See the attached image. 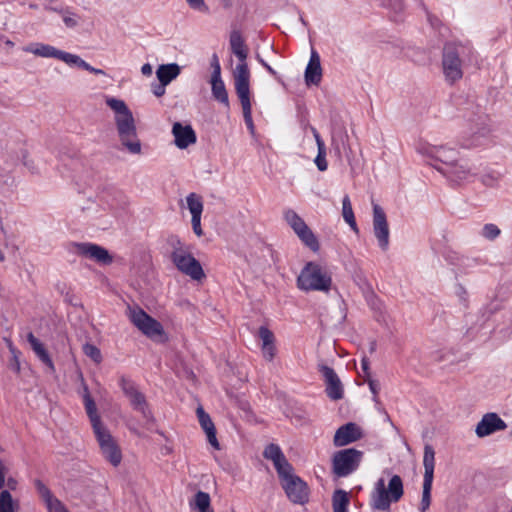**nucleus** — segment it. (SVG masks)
I'll return each mask as SVG.
<instances>
[{"instance_id": "obj_1", "label": "nucleus", "mask_w": 512, "mask_h": 512, "mask_svg": "<svg viewBox=\"0 0 512 512\" xmlns=\"http://www.w3.org/2000/svg\"><path fill=\"white\" fill-rule=\"evenodd\" d=\"M106 104L115 112V124L119 139L129 152L138 154L141 143L137 137V129L132 112L123 100L108 97Z\"/></svg>"}, {"instance_id": "obj_2", "label": "nucleus", "mask_w": 512, "mask_h": 512, "mask_svg": "<svg viewBox=\"0 0 512 512\" xmlns=\"http://www.w3.org/2000/svg\"><path fill=\"white\" fill-rule=\"evenodd\" d=\"M403 493V481L399 475L391 477L387 488L384 479H378L371 499L373 512H389L391 502H398Z\"/></svg>"}, {"instance_id": "obj_3", "label": "nucleus", "mask_w": 512, "mask_h": 512, "mask_svg": "<svg viewBox=\"0 0 512 512\" xmlns=\"http://www.w3.org/2000/svg\"><path fill=\"white\" fill-rule=\"evenodd\" d=\"M332 285L330 274L318 263L308 262L297 277V287L302 291L328 292Z\"/></svg>"}, {"instance_id": "obj_4", "label": "nucleus", "mask_w": 512, "mask_h": 512, "mask_svg": "<svg viewBox=\"0 0 512 512\" xmlns=\"http://www.w3.org/2000/svg\"><path fill=\"white\" fill-rule=\"evenodd\" d=\"M364 453L356 448H345L333 453L331 473L334 478H345L353 474L360 466Z\"/></svg>"}, {"instance_id": "obj_5", "label": "nucleus", "mask_w": 512, "mask_h": 512, "mask_svg": "<svg viewBox=\"0 0 512 512\" xmlns=\"http://www.w3.org/2000/svg\"><path fill=\"white\" fill-rule=\"evenodd\" d=\"M230 48L232 53L238 58L239 64L234 71V85L235 87L242 81L245 85H250V71L246 62L248 57V48L238 30H233L230 33Z\"/></svg>"}, {"instance_id": "obj_6", "label": "nucleus", "mask_w": 512, "mask_h": 512, "mask_svg": "<svg viewBox=\"0 0 512 512\" xmlns=\"http://www.w3.org/2000/svg\"><path fill=\"white\" fill-rule=\"evenodd\" d=\"M180 239L176 238L173 242V252L171 260L176 268L185 275L190 276L193 280H201L205 277L200 262L190 253L182 250Z\"/></svg>"}, {"instance_id": "obj_7", "label": "nucleus", "mask_w": 512, "mask_h": 512, "mask_svg": "<svg viewBox=\"0 0 512 512\" xmlns=\"http://www.w3.org/2000/svg\"><path fill=\"white\" fill-rule=\"evenodd\" d=\"M121 387L125 396L129 399L132 408L140 412L145 419L146 427L150 429L156 422L145 395L139 391L135 383L125 378L121 379Z\"/></svg>"}, {"instance_id": "obj_8", "label": "nucleus", "mask_w": 512, "mask_h": 512, "mask_svg": "<svg viewBox=\"0 0 512 512\" xmlns=\"http://www.w3.org/2000/svg\"><path fill=\"white\" fill-rule=\"evenodd\" d=\"M130 320L148 338L160 340L166 338L162 324L143 309L139 307L131 309Z\"/></svg>"}, {"instance_id": "obj_9", "label": "nucleus", "mask_w": 512, "mask_h": 512, "mask_svg": "<svg viewBox=\"0 0 512 512\" xmlns=\"http://www.w3.org/2000/svg\"><path fill=\"white\" fill-rule=\"evenodd\" d=\"M423 466H424V479H423V491L422 499L420 503V511L425 512L431 504V490L434 478L435 468V451L432 445L426 444L424 446L423 455Z\"/></svg>"}, {"instance_id": "obj_10", "label": "nucleus", "mask_w": 512, "mask_h": 512, "mask_svg": "<svg viewBox=\"0 0 512 512\" xmlns=\"http://www.w3.org/2000/svg\"><path fill=\"white\" fill-rule=\"evenodd\" d=\"M442 65L447 81L454 83L462 78V61L459 57L457 46L454 43L445 44L443 48Z\"/></svg>"}, {"instance_id": "obj_11", "label": "nucleus", "mask_w": 512, "mask_h": 512, "mask_svg": "<svg viewBox=\"0 0 512 512\" xmlns=\"http://www.w3.org/2000/svg\"><path fill=\"white\" fill-rule=\"evenodd\" d=\"M100 450L104 458L114 467L120 465L122 452L109 430L104 427L94 431Z\"/></svg>"}, {"instance_id": "obj_12", "label": "nucleus", "mask_w": 512, "mask_h": 512, "mask_svg": "<svg viewBox=\"0 0 512 512\" xmlns=\"http://www.w3.org/2000/svg\"><path fill=\"white\" fill-rule=\"evenodd\" d=\"M287 498L293 504L304 505L309 501L310 490L307 483L299 476L290 478V480L281 484Z\"/></svg>"}, {"instance_id": "obj_13", "label": "nucleus", "mask_w": 512, "mask_h": 512, "mask_svg": "<svg viewBox=\"0 0 512 512\" xmlns=\"http://www.w3.org/2000/svg\"><path fill=\"white\" fill-rule=\"evenodd\" d=\"M72 246L76 249L77 254L93 259L97 263L110 265L113 262V257L109 251L100 245L84 242L73 243Z\"/></svg>"}, {"instance_id": "obj_14", "label": "nucleus", "mask_w": 512, "mask_h": 512, "mask_svg": "<svg viewBox=\"0 0 512 512\" xmlns=\"http://www.w3.org/2000/svg\"><path fill=\"white\" fill-rule=\"evenodd\" d=\"M373 231L382 250H387L389 245V226L384 210L378 205H373Z\"/></svg>"}, {"instance_id": "obj_15", "label": "nucleus", "mask_w": 512, "mask_h": 512, "mask_svg": "<svg viewBox=\"0 0 512 512\" xmlns=\"http://www.w3.org/2000/svg\"><path fill=\"white\" fill-rule=\"evenodd\" d=\"M318 370L324 378L327 396L332 400L342 399L343 386L334 369L325 364H319Z\"/></svg>"}, {"instance_id": "obj_16", "label": "nucleus", "mask_w": 512, "mask_h": 512, "mask_svg": "<svg viewBox=\"0 0 512 512\" xmlns=\"http://www.w3.org/2000/svg\"><path fill=\"white\" fill-rule=\"evenodd\" d=\"M363 437L361 428L354 422H348L340 426L334 435L335 447H342L360 440Z\"/></svg>"}, {"instance_id": "obj_17", "label": "nucleus", "mask_w": 512, "mask_h": 512, "mask_svg": "<svg viewBox=\"0 0 512 512\" xmlns=\"http://www.w3.org/2000/svg\"><path fill=\"white\" fill-rule=\"evenodd\" d=\"M507 428V424L494 412L486 413L476 426L475 433L479 438L489 436Z\"/></svg>"}, {"instance_id": "obj_18", "label": "nucleus", "mask_w": 512, "mask_h": 512, "mask_svg": "<svg viewBox=\"0 0 512 512\" xmlns=\"http://www.w3.org/2000/svg\"><path fill=\"white\" fill-rule=\"evenodd\" d=\"M172 134L175 138V145L180 149H185L189 145L196 143L197 137L191 125L183 126L180 122H175L172 127Z\"/></svg>"}, {"instance_id": "obj_19", "label": "nucleus", "mask_w": 512, "mask_h": 512, "mask_svg": "<svg viewBox=\"0 0 512 512\" xmlns=\"http://www.w3.org/2000/svg\"><path fill=\"white\" fill-rule=\"evenodd\" d=\"M236 94L240 100L245 124L251 133L254 132V124L252 120L251 101H250V85H245L242 81L235 87Z\"/></svg>"}, {"instance_id": "obj_20", "label": "nucleus", "mask_w": 512, "mask_h": 512, "mask_svg": "<svg viewBox=\"0 0 512 512\" xmlns=\"http://www.w3.org/2000/svg\"><path fill=\"white\" fill-rule=\"evenodd\" d=\"M459 153L455 149L446 148L444 146L434 147L430 151V156L442 165H434L435 168L440 172V169H448L457 162Z\"/></svg>"}, {"instance_id": "obj_21", "label": "nucleus", "mask_w": 512, "mask_h": 512, "mask_svg": "<svg viewBox=\"0 0 512 512\" xmlns=\"http://www.w3.org/2000/svg\"><path fill=\"white\" fill-rule=\"evenodd\" d=\"M196 414L202 429L205 431L207 440L212 447L219 449V442L216 437V428L208 413L200 405L196 409Z\"/></svg>"}, {"instance_id": "obj_22", "label": "nucleus", "mask_w": 512, "mask_h": 512, "mask_svg": "<svg viewBox=\"0 0 512 512\" xmlns=\"http://www.w3.org/2000/svg\"><path fill=\"white\" fill-rule=\"evenodd\" d=\"M322 79V68L320 57L315 50H312L310 60L305 69V82L307 85H318Z\"/></svg>"}, {"instance_id": "obj_23", "label": "nucleus", "mask_w": 512, "mask_h": 512, "mask_svg": "<svg viewBox=\"0 0 512 512\" xmlns=\"http://www.w3.org/2000/svg\"><path fill=\"white\" fill-rule=\"evenodd\" d=\"M470 167L466 161L457 159V162L448 169H440V172L453 182L466 180L470 176Z\"/></svg>"}, {"instance_id": "obj_24", "label": "nucleus", "mask_w": 512, "mask_h": 512, "mask_svg": "<svg viewBox=\"0 0 512 512\" xmlns=\"http://www.w3.org/2000/svg\"><path fill=\"white\" fill-rule=\"evenodd\" d=\"M28 342L30 343L33 351L38 356V358L48 367L51 373L55 372L54 363L45 349L44 345L37 339L33 333H29L27 336Z\"/></svg>"}, {"instance_id": "obj_25", "label": "nucleus", "mask_w": 512, "mask_h": 512, "mask_svg": "<svg viewBox=\"0 0 512 512\" xmlns=\"http://www.w3.org/2000/svg\"><path fill=\"white\" fill-rule=\"evenodd\" d=\"M210 82L213 98L219 103L223 104L226 108H229L230 103L228 92L221 76H218L217 74H215V76H211Z\"/></svg>"}, {"instance_id": "obj_26", "label": "nucleus", "mask_w": 512, "mask_h": 512, "mask_svg": "<svg viewBox=\"0 0 512 512\" xmlns=\"http://www.w3.org/2000/svg\"><path fill=\"white\" fill-rule=\"evenodd\" d=\"M180 66L176 63L162 64L157 68L156 75L159 82L169 84L180 74Z\"/></svg>"}, {"instance_id": "obj_27", "label": "nucleus", "mask_w": 512, "mask_h": 512, "mask_svg": "<svg viewBox=\"0 0 512 512\" xmlns=\"http://www.w3.org/2000/svg\"><path fill=\"white\" fill-rule=\"evenodd\" d=\"M84 400L85 410L91 422L93 432L104 428L101 418L97 412V406L91 394H87Z\"/></svg>"}, {"instance_id": "obj_28", "label": "nucleus", "mask_w": 512, "mask_h": 512, "mask_svg": "<svg viewBox=\"0 0 512 512\" xmlns=\"http://www.w3.org/2000/svg\"><path fill=\"white\" fill-rule=\"evenodd\" d=\"M350 494L343 489H336L332 494L333 512H347Z\"/></svg>"}, {"instance_id": "obj_29", "label": "nucleus", "mask_w": 512, "mask_h": 512, "mask_svg": "<svg viewBox=\"0 0 512 512\" xmlns=\"http://www.w3.org/2000/svg\"><path fill=\"white\" fill-rule=\"evenodd\" d=\"M273 464L281 480V484L283 482L290 480V478H294L297 476L293 473L294 469L292 465L288 462L286 457H284L283 460L277 461Z\"/></svg>"}, {"instance_id": "obj_30", "label": "nucleus", "mask_w": 512, "mask_h": 512, "mask_svg": "<svg viewBox=\"0 0 512 512\" xmlns=\"http://www.w3.org/2000/svg\"><path fill=\"white\" fill-rule=\"evenodd\" d=\"M210 495L203 491H198L194 496V508L199 512H214L210 507Z\"/></svg>"}, {"instance_id": "obj_31", "label": "nucleus", "mask_w": 512, "mask_h": 512, "mask_svg": "<svg viewBox=\"0 0 512 512\" xmlns=\"http://www.w3.org/2000/svg\"><path fill=\"white\" fill-rule=\"evenodd\" d=\"M297 235L301 239V241L313 252H317L319 250L320 245L318 239L316 238V236L309 227H306V229L301 230V232H299Z\"/></svg>"}, {"instance_id": "obj_32", "label": "nucleus", "mask_w": 512, "mask_h": 512, "mask_svg": "<svg viewBox=\"0 0 512 512\" xmlns=\"http://www.w3.org/2000/svg\"><path fill=\"white\" fill-rule=\"evenodd\" d=\"M285 219L296 234L308 227L304 220L293 210H288L285 213Z\"/></svg>"}, {"instance_id": "obj_33", "label": "nucleus", "mask_w": 512, "mask_h": 512, "mask_svg": "<svg viewBox=\"0 0 512 512\" xmlns=\"http://www.w3.org/2000/svg\"><path fill=\"white\" fill-rule=\"evenodd\" d=\"M187 207L192 216L202 215L203 212V201L202 197L196 193H190L186 197Z\"/></svg>"}, {"instance_id": "obj_34", "label": "nucleus", "mask_w": 512, "mask_h": 512, "mask_svg": "<svg viewBox=\"0 0 512 512\" xmlns=\"http://www.w3.org/2000/svg\"><path fill=\"white\" fill-rule=\"evenodd\" d=\"M263 456L266 459L272 460L273 463L283 460V458L285 457L280 447L273 443L266 446L263 452Z\"/></svg>"}, {"instance_id": "obj_35", "label": "nucleus", "mask_w": 512, "mask_h": 512, "mask_svg": "<svg viewBox=\"0 0 512 512\" xmlns=\"http://www.w3.org/2000/svg\"><path fill=\"white\" fill-rule=\"evenodd\" d=\"M32 52L35 55H38L41 57H54V58L60 59L62 51L56 49L53 46L41 44L35 50H32Z\"/></svg>"}, {"instance_id": "obj_36", "label": "nucleus", "mask_w": 512, "mask_h": 512, "mask_svg": "<svg viewBox=\"0 0 512 512\" xmlns=\"http://www.w3.org/2000/svg\"><path fill=\"white\" fill-rule=\"evenodd\" d=\"M0 510L1 512H15L12 495L8 490L0 493Z\"/></svg>"}, {"instance_id": "obj_37", "label": "nucleus", "mask_w": 512, "mask_h": 512, "mask_svg": "<svg viewBox=\"0 0 512 512\" xmlns=\"http://www.w3.org/2000/svg\"><path fill=\"white\" fill-rule=\"evenodd\" d=\"M315 164L320 171L327 170L326 148L323 141H318V154L315 158Z\"/></svg>"}, {"instance_id": "obj_38", "label": "nucleus", "mask_w": 512, "mask_h": 512, "mask_svg": "<svg viewBox=\"0 0 512 512\" xmlns=\"http://www.w3.org/2000/svg\"><path fill=\"white\" fill-rule=\"evenodd\" d=\"M83 352L87 357L91 358L97 364L102 361L101 351L94 344L85 343L83 345Z\"/></svg>"}, {"instance_id": "obj_39", "label": "nucleus", "mask_w": 512, "mask_h": 512, "mask_svg": "<svg viewBox=\"0 0 512 512\" xmlns=\"http://www.w3.org/2000/svg\"><path fill=\"white\" fill-rule=\"evenodd\" d=\"M258 336L262 340V346H267L275 342L273 332L266 326L259 327Z\"/></svg>"}, {"instance_id": "obj_40", "label": "nucleus", "mask_w": 512, "mask_h": 512, "mask_svg": "<svg viewBox=\"0 0 512 512\" xmlns=\"http://www.w3.org/2000/svg\"><path fill=\"white\" fill-rule=\"evenodd\" d=\"M385 7L389 9L390 12L394 13L393 15L390 16V18L393 21L400 20V14L404 11L403 2H387V5Z\"/></svg>"}, {"instance_id": "obj_41", "label": "nucleus", "mask_w": 512, "mask_h": 512, "mask_svg": "<svg viewBox=\"0 0 512 512\" xmlns=\"http://www.w3.org/2000/svg\"><path fill=\"white\" fill-rule=\"evenodd\" d=\"M34 483L38 493L41 495L45 503L54 498L50 489L41 480L37 479Z\"/></svg>"}, {"instance_id": "obj_42", "label": "nucleus", "mask_w": 512, "mask_h": 512, "mask_svg": "<svg viewBox=\"0 0 512 512\" xmlns=\"http://www.w3.org/2000/svg\"><path fill=\"white\" fill-rule=\"evenodd\" d=\"M342 215L345 221L355 218L350 199L347 195L342 200Z\"/></svg>"}, {"instance_id": "obj_43", "label": "nucleus", "mask_w": 512, "mask_h": 512, "mask_svg": "<svg viewBox=\"0 0 512 512\" xmlns=\"http://www.w3.org/2000/svg\"><path fill=\"white\" fill-rule=\"evenodd\" d=\"M60 60L69 65H77L80 68L84 63V60H82L79 56L64 51L61 52Z\"/></svg>"}, {"instance_id": "obj_44", "label": "nucleus", "mask_w": 512, "mask_h": 512, "mask_svg": "<svg viewBox=\"0 0 512 512\" xmlns=\"http://www.w3.org/2000/svg\"><path fill=\"white\" fill-rule=\"evenodd\" d=\"M46 505L49 512H68L64 505L55 497L51 501L46 502Z\"/></svg>"}, {"instance_id": "obj_45", "label": "nucleus", "mask_w": 512, "mask_h": 512, "mask_svg": "<svg viewBox=\"0 0 512 512\" xmlns=\"http://www.w3.org/2000/svg\"><path fill=\"white\" fill-rule=\"evenodd\" d=\"M47 9H49L48 7H46ZM51 10H54V11H58L57 8H50ZM59 13H61L63 15V21L64 23L66 24L67 27H75L77 25V20L73 17L74 14H70L64 10H59Z\"/></svg>"}, {"instance_id": "obj_46", "label": "nucleus", "mask_w": 512, "mask_h": 512, "mask_svg": "<svg viewBox=\"0 0 512 512\" xmlns=\"http://www.w3.org/2000/svg\"><path fill=\"white\" fill-rule=\"evenodd\" d=\"M365 382L368 383L369 389H370L371 393L373 394V401L375 403H379V397H378V393H379V390H380L379 382L377 380L372 379V378L366 379Z\"/></svg>"}, {"instance_id": "obj_47", "label": "nucleus", "mask_w": 512, "mask_h": 512, "mask_svg": "<svg viewBox=\"0 0 512 512\" xmlns=\"http://www.w3.org/2000/svg\"><path fill=\"white\" fill-rule=\"evenodd\" d=\"M261 349H262L263 357L267 361H272L274 359V357L276 355L275 342H273L272 344L267 345V346H262Z\"/></svg>"}, {"instance_id": "obj_48", "label": "nucleus", "mask_w": 512, "mask_h": 512, "mask_svg": "<svg viewBox=\"0 0 512 512\" xmlns=\"http://www.w3.org/2000/svg\"><path fill=\"white\" fill-rule=\"evenodd\" d=\"M484 236L488 239H494L500 234L499 228L494 224H486L484 226Z\"/></svg>"}, {"instance_id": "obj_49", "label": "nucleus", "mask_w": 512, "mask_h": 512, "mask_svg": "<svg viewBox=\"0 0 512 512\" xmlns=\"http://www.w3.org/2000/svg\"><path fill=\"white\" fill-rule=\"evenodd\" d=\"M191 223L194 233L198 237H201L203 235V230L201 228V215L192 216Z\"/></svg>"}, {"instance_id": "obj_50", "label": "nucleus", "mask_w": 512, "mask_h": 512, "mask_svg": "<svg viewBox=\"0 0 512 512\" xmlns=\"http://www.w3.org/2000/svg\"><path fill=\"white\" fill-rule=\"evenodd\" d=\"M361 368H362V371H363L364 381L366 379L371 378V374H370V361H369V359L366 356H364L361 359Z\"/></svg>"}, {"instance_id": "obj_51", "label": "nucleus", "mask_w": 512, "mask_h": 512, "mask_svg": "<svg viewBox=\"0 0 512 512\" xmlns=\"http://www.w3.org/2000/svg\"><path fill=\"white\" fill-rule=\"evenodd\" d=\"M189 5L193 10L199 13L205 14L209 12L206 2H189Z\"/></svg>"}, {"instance_id": "obj_52", "label": "nucleus", "mask_w": 512, "mask_h": 512, "mask_svg": "<svg viewBox=\"0 0 512 512\" xmlns=\"http://www.w3.org/2000/svg\"><path fill=\"white\" fill-rule=\"evenodd\" d=\"M211 67L213 69L211 76H215L217 74L218 76H221V67L219 64V60L216 54H213L212 60H211Z\"/></svg>"}, {"instance_id": "obj_53", "label": "nucleus", "mask_w": 512, "mask_h": 512, "mask_svg": "<svg viewBox=\"0 0 512 512\" xmlns=\"http://www.w3.org/2000/svg\"><path fill=\"white\" fill-rule=\"evenodd\" d=\"M167 86V84H163L162 82H159L158 84H155L153 86V94L156 96V97H161L165 94V87Z\"/></svg>"}, {"instance_id": "obj_54", "label": "nucleus", "mask_w": 512, "mask_h": 512, "mask_svg": "<svg viewBox=\"0 0 512 512\" xmlns=\"http://www.w3.org/2000/svg\"><path fill=\"white\" fill-rule=\"evenodd\" d=\"M236 4V10L238 12L236 18L238 21H242L245 18L246 8L240 2H236Z\"/></svg>"}, {"instance_id": "obj_55", "label": "nucleus", "mask_w": 512, "mask_h": 512, "mask_svg": "<svg viewBox=\"0 0 512 512\" xmlns=\"http://www.w3.org/2000/svg\"><path fill=\"white\" fill-rule=\"evenodd\" d=\"M6 472H7V469L3 463L2 460H0V489L4 486L5 484V477H6Z\"/></svg>"}, {"instance_id": "obj_56", "label": "nucleus", "mask_w": 512, "mask_h": 512, "mask_svg": "<svg viewBox=\"0 0 512 512\" xmlns=\"http://www.w3.org/2000/svg\"><path fill=\"white\" fill-rule=\"evenodd\" d=\"M82 69L84 70H87L93 74H105V72L101 69H97V68H94L92 67L91 65H89L87 62L84 61L82 67Z\"/></svg>"}, {"instance_id": "obj_57", "label": "nucleus", "mask_w": 512, "mask_h": 512, "mask_svg": "<svg viewBox=\"0 0 512 512\" xmlns=\"http://www.w3.org/2000/svg\"><path fill=\"white\" fill-rule=\"evenodd\" d=\"M10 368L17 373L20 371V363L16 356H14L13 361L10 363Z\"/></svg>"}, {"instance_id": "obj_58", "label": "nucleus", "mask_w": 512, "mask_h": 512, "mask_svg": "<svg viewBox=\"0 0 512 512\" xmlns=\"http://www.w3.org/2000/svg\"><path fill=\"white\" fill-rule=\"evenodd\" d=\"M143 75L150 76L152 74V66L148 63L144 64L141 68Z\"/></svg>"}, {"instance_id": "obj_59", "label": "nucleus", "mask_w": 512, "mask_h": 512, "mask_svg": "<svg viewBox=\"0 0 512 512\" xmlns=\"http://www.w3.org/2000/svg\"><path fill=\"white\" fill-rule=\"evenodd\" d=\"M80 378H81V383H82V387H83V394H82V397L83 399H85L86 395L87 394H90L89 392V388L88 386L86 385L85 381H84V378H83V375L80 374Z\"/></svg>"}, {"instance_id": "obj_60", "label": "nucleus", "mask_w": 512, "mask_h": 512, "mask_svg": "<svg viewBox=\"0 0 512 512\" xmlns=\"http://www.w3.org/2000/svg\"><path fill=\"white\" fill-rule=\"evenodd\" d=\"M259 61L271 75H276V71L270 65H268L263 59H259Z\"/></svg>"}, {"instance_id": "obj_61", "label": "nucleus", "mask_w": 512, "mask_h": 512, "mask_svg": "<svg viewBox=\"0 0 512 512\" xmlns=\"http://www.w3.org/2000/svg\"><path fill=\"white\" fill-rule=\"evenodd\" d=\"M346 222L349 224V226L351 227V229H352L353 231H355L356 233L358 232V227H357V223H356L355 218H354V219H352V220H348V221H346Z\"/></svg>"}, {"instance_id": "obj_62", "label": "nucleus", "mask_w": 512, "mask_h": 512, "mask_svg": "<svg viewBox=\"0 0 512 512\" xmlns=\"http://www.w3.org/2000/svg\"><path fill=\"white\" fill-rule=\"evenodd\" d=\"M312 133L315 137V140H316V143L318 144V141H323L319 135V133L317 132V130L315 128H312Z\"/></svg>"}, {"instance_id": "obj_63", "label": "nucleus", "mask_w": 512, "mask_h": 512, "mask_svg": "<svg viewBox=\"0 0 512 512\" xmlns=\"http://www.w3.org/2000/svg\"><path fill=\"white\" fill-rule=\"evenodd\" d=\"M376 346H377L376 341H371V342H370V348H369V350H370V352H371V353L375 352V350H376Z\"/></svg>"}, {"instance_id": "obj_64", "label": "nucleus", "mask_w": 512, "mask_h": 512, "mask_svg": "<svg viewBox=\"0 0 512 512\" xmlns=\"http://www.w3.org/2000/svg\"><path fill=\"white\" fill-rule=\"evenodd\" d=\"M223 8L225 10H230L233 8V3L232 2H225L224 5H223Z\"/></svg>"}]
</instances>
